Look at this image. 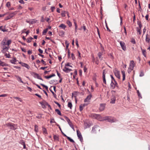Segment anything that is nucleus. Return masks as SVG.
Instances as JSON below:
<instances>
[{
  "label": "nucleus",
  "instance_id": "48",
  "mask_svg": "<svg viewBox=\"0 0 150 150\" xmlns=\"http://www.w3.org/2000/svg\"><path fill=\"white\" fill-rule=\"evenodd\" d=\"M6 6L8 7H9L11 6V3L9 2H8L6 4Z\"/></svg>",
  "mask_w": 150,
  "mask_h": 150
},
{
  "label": "nucleus",
  "instance_id": "11",
  "mask_svg": "<svg viewBox=\"0 0 150 150\" xmlns=\"http://www.w3.org/2000/svg\"><path fill=\"white\" fill-rule=\"evenodd\" d=\"M145 40L146 42L149 43L150 41V35L148 34L146 35Z\"/></svg>",
  "mask_w": 150,
  "mask_h": 150
},
{
  "label": "nucleus",
  "instance_id": "17",
  "mask_svg": "<svg viewBox=\"0 0 150 150\" xmlns=\"http://www.w3.org/2000/svg\"><path fill=\"white\" fill-rule=\"evenodd\" d=\"M63 71L66 73H68L71 71V69L65 67L64 69H63Z\"/></svg>",
  "mask_w": 150,
  "mask_h": 150
},
{
  "label": "nucleus",
  "instance_id": "16",
  "mask_svg": "<svg viewBox=\"0 0 150 150\" xmlns=\"http://www.w3.org/2000/svg\"><path fill=\"white\" fill-rule=\"evenodd\" d=\"M34 76L35 77L37 78L38 79H39L42 80V81H43V80L42 79L41 77L40 76L39 74H37L36 73H35L34 74Z\"/></svg>",
  "mask_w": 150,
  "mask_h": 150
},
{
  "label": "nucleus",
  "instance_id": "25",
  "mask_svg": "<svg viewBox=\"0 0 150 150\" xmlns=\"http://www.w3.org/2000/svg\"><path fill=\"white\" fill-rule=\"evenodd\" d=\"M141 50H142V53L144 56V57H146V51L145 50L142 49L141 48Z\"/></svg>",
  "mask_w": 150,
  "mask_h": 150
},
{
  "label": "nucleus",
  "instance_id": "35",
  "mask_svg": "<svg viewBox=\"0 0 150 150\" xmlns=\"http://www.w3.org/2000/svg\"><path fill=\"white\" fill-rule=\"evenodd\" d=\"M11 40H8V41H6V45H8V46L11 44Z\"/></svg>",
  "mask_w": 150,
  "mask_h": 150
},
{
  "label": "nucleus",
  "instance_id": "33",
  "mask_svg": "<svg viewBox=\"0 0 150 150\" xmlns=\"http://www.w3.org/2000/svg\"><path fill=\"white\" fill-rule=\"evenodd\" d=\"M137 31L138 33H139V35H141V29L138 28V27L136 28Z\"/></svg>",
  "mask_w": 150,
  "mask_h": 150
},
{
  "label": "nucleus",
  "instance_id": "14",
  "mask_svg": "<svg viewBox=\"0 0 150 150\" xmlns=\"http://www.w3.org/2000/svg\"><path fill=\"white\" fill-rule=\"evenodd\" d=\"M92 97V95L91 94H90L88 95L85 99L84 100V102H88L91 99Z\"/></svg>",
  "mask_w": 150,
  "mask_h": 150
},
{
  "label": "nucleus",
  "instance_id": "60",
  "mask_svg": "<svg viewBox=\"0 0 150 150\" xmlns=\"http://www.w3.org/2000/svg\"><path fill=\"white\" fill-rule=\"evenodd\" d=\"M40 21L41 22H44V19L43 16H42L41 17V19L40 20Z\"/></svg>",
  "mask_w": 150,
  "mask_h": 150
},
{
  "label": "nucleus",
  "instance_id": "13",
  "mask_svg": "<svg viewBox=\"0 0 150 150\" xmlns=\"http://www.w3.org/2000/svg\"><path fill=\"white\" fill-rule=\"evenodd\" d=\"M114 74L115 76L118 79H120V72L117 71L115 70L114 71Z\"/></svg>",
  "mask_w": 150,
  "mask_h": 150
},
{
  "label": "nucleus",
  "instance_id": "21",
  "mask_svg": "<svg viewBox=\"0 0 150 150\" xmlns=\"http://www.w3.org/2000/svg\"><path fill=\"white\" fill-rule=\"evenodd\" d=\"M111 101L110 102V103H114L116 100V98L115 96H113V98L111 99Z\"/></svg>",
  "mask_w": 150,
  "mask_h": 150
},
{
  "label": "nucleus",
  "instance_id": "37",
  "mask_svg": "<svg viewBox=\"0 0 150 150\" xmlns=\"http://www.w3.org/2000/svg\"><path fill=\"white\" fill-rule=\"evenodd\" d=\"M67 138L71 142H72V143L74 142V140L71 139L70 137H67Z\"/></svg>",
  "mask_w": 150,
  "mask_h": 150
},
{
  "label": "nucleus",
  "instance_id": "18",
  "mask_svg": "<svg viewBox=\"0 0 150 150\" xmlns=\"http://www.w3.org/2000/svg\"><path fill=\"white\" fill-rule=\"evenodd\" d=\"M86 105V104H81L79 106V109L80 111H82L83 110V108H84V107Z\"/></svg>",
  "mask_w": 150,
  "mask_h": 150
},
{
  "label": "nucleus",
  "instance_id": "22",
  "mask_svg": "<svg viewBox=\"0 0 150 150\" xmlns=\"http://www.w3.org/2000/svg\"><path fill=\"white\" fill-rule=\"evenodd\" d=\"M53 138L54 140L59 141V137L58 136L54 135Z\"/></svg>",
  "mask_w": 150,
  "mask_h": 150
},
{
  "label": "nucleus",
  "instance_id": "5",
  "mask_svg": "<svg viewBox=\"0 0 150 150\" xmlns=\"http://www.w3.org/2000/svg\"><path fill=\"white\" fill-rule=\"evenodd\" d=\"M100 129L98 126L96 125L94 126L93 127L92 130V132L93 133H95L97 131H99Z\"/></svg>",
  "mask_w": 150,
  "mask_h": 150
},
{
  "label": "nucleus",
  "instance_id": "36",
  "mask_svg": "<svg viewBox=\"0 0 150 150\" xmlns=\"http://www.w3.org/2000/svg\"><path fill=\"white\" fill-rule=\"evenodd\" d=\"M13 98H14L18 100L19 101L21 102H22V100L20 98L18 97H13Z\"/></svg>",
  "mask_w": 150,
  "mask_h": 150
},
{
  "label": "nucleus",
  "instance_id": "45",
  "mask_svg": "<svg viewBox=\"0 0 150 150\" xmlns=\"http://www.w3.org/2000/svg\"><path fill=\"white\" fill-rule=\"evenodd\" d=\"M71 57L72 60H74L75 59V57L74 56V54L73 53H71Z\"/></svg>",
  "mask_w": 150,
  "mask_h": 150
},
{
  "label": "nucleus",
  "instance_id": "42",
  "mask_svg": "<svg viewBox=\"0 0 150 150\" xmlns=\"http://www.w3.org/2000/svg\"><path fill=\"white\" fill-rule=\"evenodd\" d=\"M40 84L42 86L45 88L46 90H47V91L48 90V87L47 86H45L44 84L42 83H40Z\"/></svg>",
  "mask_w": 150,
  "mask_h": 150
},
{
  "label": "nucleus",
  "instance_id": "58",
  "mask_svg": "<svg viewBox=\"0 0 150 150\" xmlns=\"http://www.w3.org/2000/svg\"><path fill=\"white\" fill-rule=\"evenodd\" d=\"M33 83L34 84H35V85H36L38 87V88L40 89H41V88L40 87V86L39 85H38L37 84H36L35 83H33Z\"/></svg>",
  "mask_w": 150,
  "mask_h": 150
},
{
  "label": "nucleus",
  "instance_id": "32",
  "mask_svg": "<svg viewBox=\"0 0 150 150\" xmlns=\"http://www.w3.org/2000/svg\"><path fill=\"white\" fill-rule=\"evenodd\" d=\"M69 125L70 126V127L73 129H74V127L73 124L72 122L71 121L70 122H69L68 123Z\"/></svg>",
  "mask_w": 150,
  "mask_h": 150
},
{
  "label": "nucleus",
  "instance_id": "64",
  "mask_svg": "<svg viewBox=\"0 0 150 150\" xmlns=\"http://www.w3.org/2000/svg\"><path fill=\"white\" fill-rule=\"evenodd\" d=\"M38 51L40 54H42L43 53V51L40 48L38 49Z\"/></svg>",
  "mask_w": 150,
  "mask_h": 150
},
{
  "label": "nucleus",
  "instance_id": "3",
  "mask_svg": "<svg viewBox=\"0 0 150 150\" xmlns=\"http://www.w3.org/2000/svg\"><path fill=\"white\" fill-rule=\"evenodd\" d=\"M6 125L8 127H9L11 129L15 130L16 129L14 124L8 123L6 124Z\"/></svg>",
  "mask_w": 150,
  "mask_h": 150
},
{
  "label": "nucleus",
  "instance_id": "23",
  "mask_svg": "<svg viewBox=\"0 0 150 150\" xmlns=\"http://www.w3.org/2000/svg\"><path fill=\"white\" fill-rule=\"evenodd\" d=\"M17 60L15 58H13L12 59H11L10 61V62L14 64H15V63L16 62Z\"/></svg>",
  "mask_w": 150,
  "mask_h": 150
},
{
  "label": "nucleus",
  "instance_id": "31",
  "mask_svg": "<svg viewBox=\"0 0 150 150\" xmlns=\"http://www.w3.org/2000/svg\"><path fill=\"white\" fill-rule=\"evenodd\" d=\"M67 23L69 25V27H71L72 25L71 23L69 21H67Z\"/></svg>",
  "mask_w": 150,
  "mask_h": 150
},
{
  "label": "nucleus",
  "instance_id": "55",
  "mask_svg": "<svg viewBox=\"0 0 150 150\" xmlns=\"http://www.w3.org/2000/svg\"><path fill=\"white\" fill-rule=\"evenodd\" d=\"M40 103L41 104L42 107L43 108H45V105L43 103H42V102H40Z\"/></svg>",
  "mask_w": 150,
  "mask_h": 150
},
{
  "label": "nucleus",
  "instance_id": "24",
  "mask_svg": "<svg viewBox=\"0 0 150 150\" xmlns=\"http://www.w3.org/2000/svg\"><path fill=\"white\" fill-rule=\"evenodd\" d=\"M42 103H43L45 105H47L48 107L49 108H51V107L50 105L48 104V103L44 101L43 102H42Z\"/></svg>",
  "mask_w": 150,
  "mask_h": 150
},
{
  "label": "nucleus",
  "instance_id": "59",
  "mask_svg": "<svg viewBox=\"0 0 150 150\" xmlns=\"http://www.w3.org/2000/svg\"><path fill=\"white\" fill-rule=\"evenodd\" d=\"M103 81L104 83H105V84H106L105 77L104 76V77H103Z\"/></svg>",
  "mask_w": 150,
  "mask_h": 150
},
{
  "label": "nucleus",
  "instance_id": "27",
  "mask_svg": "<svg viewBox=\"0 0 150 150\" xmlns=\"http://www.w3.org/2000/svg\"><path fill=\"white\" fill-rule=\"evenodd\" d=\"M102 53L100 52H99L98 54V55L99 57V58L101 59V60H102L103 57H102Z\"/></svg>",
  "mask_w": 150,
  "mask_h": 150
},
{
  "label": "nucleus",
  "instance_id": "20",
  "mask_svg": "<svg viewBox=\"0 0 150 150\" xmlns=\"http://www.w3.org/2000/svg\"><path fill=\"white\" fill-rule=\"evenodd\" d=\"M55 76V74H52V75H51L49 76H45V78L46 79H49L50 78L54 76Z\"/></svg>",
  "mask_w": 150,
  "mask_h": 150
},
{
  "label": "nucleus",
  "instance_id": "29",
  "mask_svg": "<svg viewBox=\"0 0 150 150\" xmlns=\"http://www.w3.org/2000/svg\"><path fill=\"white\" fill-rule=\"evenodd\" d=\"M33 38H32V37H30L29 38H27V40H26L27 42L28 43H30L31 41L32 40H33Z\"/></svg>",
  "mask_w": 150,
  "mask_h": 150
},
{
  "label": "nucleus",
  "instance_id": "30",
  "mask_svg": "<svg viewBox=\"0 0 150 150\" xmlns=\"http://www.w3.org/2000/svg\"><path fill=\"white\" fill-rule=\"evenodd\" d=\"M68 107L70 108V109H71L72 107V103L70 102H68Z\"/></svg>",
  "mask_w": 150,
  "mask_h": 150
},
{
  "label": "nucleus",
  "instance_id": "6",
  "mask_svg": "<svg viewBox=\"0 0 150 150\" xmlns=\"http://www.w3.org/2000/svg\"><path fill=\"white\" fill-rule=\"evenodd\" d=\"M92 116L94 118L97 119L99 120L100 121L102 120L103 119H102V117L99 115L94 114L92 115Z\"/></svg>",
  "mask_w": 150,
  "mask_h": 150
},
{
  "label": "nucleus",
  "instance_id": "49",
  "mask_svg": "<svg viewBox=\"0 0 150 150\" xmlns=\"http://www.w3.org/2000/svg\"><path fill=\"white\" fill-rule=\"evenodd\" d=\"M42 129L44 133L45 134H47V131L46 128L44 127Z\"/></svg>",
  "mask_w": 150,
  "mask_h": 150
},
{
  "label": "nucleus",
  "instance_id": "15",
  "mask_svg": "<svg viewBox=\"0 0 150 150\" xmlns=\"http://www.w3.org/2000/svg\"><path fill=\"white\" fill-rule=\"evenodd\" d=\"M15 76L16 77V78L17 79V80L18 81L20 82L24 83L23 81H22V79H21V78L19 76H18L15 75Z\"/></svg>",
  "mask_w": 150,
  "mask_h": 150
},
{
  "label": "nucleus",
  "instance_id": "26",
  "mask_svg": "<svg viewBox=\"0 0 150 150\" xmlns=\"http://www.w3.org/2000/svg\"><path fill=\"white\" fill-rule=\"evenodd\" d=\"M55 111L57 113V114L61 116L62 114L60 111L58 109H56Z\"/></svg>",
  "mask_w": 150,
  "mask_h": 150
},
{
  "label": "nucleus",
  "instance_id": "63",
  "mask_svg": "<svg viewBox=\"0 0 150 150\" xmlns=\"http://www.w3.org/2000/svg\"><path fill=\"white\" fill-rule=\"evenodd\" d=\"M41 62L45 65H46V62L43 60V59H42L41 60Z\"/></svg>",
  "mask_w": 150,
  "mask_h": 150
},
{
  "label": "nucleus",
  "instance_id": "1",
  "mask_svg": "<svg viewBox=\"0 0 150 150\" xmlns=\"http://www.w3.org/2000/svg\"><path fill=\"white\" fill-rule=\"evenodd\" d=\"M1 45L2 46L3 49L1 51L3 53H5L9 48V47H6L5 46L6 45V40L5 38H4L1 42Z\"/></svg>",
  "mask_w": 150,
  "mask_h": 150
},
{
  "label": "nucleus",
  "instance_id": "56",
  "mask_svg": "<svg viewBox=\"0 0 150 150\" xmlns=\"http://www.w3.org/2000/svg\"><path fill=\"white\" fill-rule=\"evenodd\" d=\"M7 96V95L5 94L0 95V97H6Z\"/></svg>",
  "mask_w": 150,
  "mask_h": 150
},
{
  "label": "nucleus",
  "instance_id": "51",
  "mask_svg": "<svg viewBox=\"0 0 150 150\" xmlns=\"http://www.w3.org/2000/svg\"><path fill=\"white\" fill-rule=\"evenodd\" d=\"M5 55L7 58H9L10 57V55L9 54L6 53Z\"/></svg>",
  "mask_w": 150,
  "mask_h": 150
},
{
  "label": "nucleus",
  "instance_id": "40",
  "mask_svg": "<svg viewBox=\"0 0 150 150\" xmlns=\"http://www.w3.org/2000/svg\"><path fill=\"white\" fill-rule=\"evenodd\" d=\"M61 15L62 17H65V11H62L61 13Z\"/></svg>",
  "mask_w": 150,
  "mask_h": 150
},
{
  "label": "nucleus",
  "instance_id": "43",
  "mask_svg": "<svg viewBox=\"0 0 150 150\" xmlns=\"http://www.w3.org/2000/svg\"><path fill=\"white\" fill-rule=\"evenodd\" d=\"M35 130L36 132L38 131V126L36 125H35Z\"/></svg>",
  "mask_w": 150,
  "mask_h": 150
},
{
  "label": "nucleus",
  "instance_id": "7",
  "mask_svg": "<svg viewBox=\"0 0 150 150\" xmlns=\"http://www.w3.org/2000/svg\"><path fill=\"white\" fill-rule=\"evenodd\" d=\"M76 132L78 137L81 142L83 141V137L80 132L78 130H76Z\"/></svg>",
  "mask_w": 150,
  "mask_h": 150
},
{
  "label": "nucleus",
  "instance_id": "50",
  "mask_svg": "<svg viewBox=\"0 0 150 150\" xmlns=\"http://www.w3.org/2000/svg\"><path fill=\"white\" fill-rule=\"evenodd\" d=\"M54 103L56 104H57V105H58V107H59V108H60L61 106V105H60V104H59V103H58L57 102H56V101H54Z\"/></svg>",
  "mask_w": 150,
  "mask_h": 150
},
{
  "label": "nucleus",
  "instance_id": "12",
  "mask_svg": "<svg viewBox=\"0 0 150 150\" xmlns=\"http://www.w3.org/2000/svg\"><path fill=\"white\" fill-rule=\"evenodd\" d=\"M19 63L21 64L22 66L28 69H29L30 68V67L27 64L21 62H20Z\"/></svg>",
  "mask_w": 150,
  "mask_h": 150
},
{
  "label": "nucleus",
  "instance_id": "34",
  "mask_svg": "<svg viewBox=\"0 0 150 150\" xmlns=\"http://www.w3.org/2000/svg\"><path fill=\"white\" fill-rule=\"evenodd\" d=\"M0 65L2 66H6L8 65L4 62H2L1 61V62L0 63Z\"/></svg>",
  "mask_w": 150,
  "mask_h": 150
},
{
  "label": "nucleus",
  "instance_id": "9",
  "mask_svg": "<svg viewBox=\"0 0 150 150\" xmlns=\"http://www.w3.org/2000/svg\"><path fill=\"white\" fill-rule=\"evenodd\" d=\"M135 63L133 60L130 61L129 64V68L131 69H133L134 67L135 66Z\"/></svg>",
  "mask_w": 150,
  "mask_h": 150
},
{
  "label": "nucleus",
  "instance_id": "8",
  "mask_svg": "<svg viewBox=\"0 0 150 150\" xmlns=\"http://www.w3.org/2000/svg\"><path fill=\"white\" fill-rule=\"evenodd\" d=\"M106 104L105 103H101L100 105V107L99 108V110L100 111H102L104 110L105 108Z\"/></svg>",
  "mask_w": 150,
  "mask_h": 150
},
{
  "label": "nucleus",
  "instance_id": "46",
  "mask_svg": "<svg viewBox=\"0 0 150 150\" xmlns=\"http://www.w3.org/2000/svg\"><path fill=\"white\" fill-rule=\"evenodd\" d=\"M108 56L111 59H113L114 57L112 56V54H111V53L110 54L108 55Z\"/></svg>",
  "mask_w": 150,
  "mask_h": 150
},
{
  "label": "nucleus",
  "instance_id": "53",
  "mask_svg": "<svg viewBox=\"0 0 150 150\" xmlns=\"http://www.w3.org/2000/svg\"><path fill=\"white\" fill-rule=\"evenodd\" d=\"M50 123H56V122L54 121V119H51L50 121Z\"/></svg>",
  "mask_w": 150,
  "mask_h": 150
},
{
  "label": "nucleus",
  "instance_id": "57",
  "mask_svg": "<svg viewBox=\"0 0 150 150\" xmlns=\"http://www.w3.org/2000/svg\"><path fill=\"white\" fill-rule=\"evenodd\" d=\"M56 72H57V75L58 76H59V78H61L60 73H59L58 72L57 70H56Z\"/></svg>",
  "mask_w": 150,
  "mask_h": 150
},
{
  "label": "nucleus",
  "instance_id": "39",
  "mask_svg": "<svg viewBox=\"0 0 150 150\" xmlns=\"http://www.w3.org/2000/svg\"><path fill=\"white\" fill-rule=\"evenodd\" d=\"M48 28H46L42 32V34L43 35H45L47 31Z\"/></svg>",
  "mask_w": 150,
  "mask_h": 150
},
{
  "label": "nucleus",
  "instance_id": "41",
  "mask_svg": "<svg viewBox=\"0 0 150 150\" xmlns=\"http://www.w3.org/2000/svg\"><path fill=\"white\" fill-rule=\"evenodd\" d=\"M105 23L106 27L107 28V31H108L110 32H111V30L108 28V27L107 25V23H106V21H105Z\"/></svg>",
  "mask_w": 150,
  "mask_h": 150
},
{
  "label": "nucleus",
  "instance_id": "4",
  "mask_svg": "<svg viewBox=\"0 0 150 150\" xmlns=\"http://www.w3.org/2000/svg\"><path fill=\"white\" fill-rule=\"evenodd\" d=\"M107 120L108 121L110 122H114V121L112 117L109 116L105 117L103 118L102 120Z\"/></svg>",
  "mask_w": 150,
  "mask_h": 150
},
{
  "label": "nucleus",
  "instance_id": "28",
  "mask_svg": "<svg viewBox=\"0 0 150 150\" xmlns=\"http://www.w3.org/2000/svg\"><path fill=\"white\" fill-rule=\"evenodd\" d=\"M122 77H123L122 80H123V81H124L125 79V73L124 71H122Z\"/></svg>",
  "mask_w": 150,
  "mask_h": 150
},
{
  "label": "nucleus",
  "instance_id": "10",
  "mask_svg": "<svg viewBox=\"0 0 150 150\" xmlns=\"http://www.w3.org/2000/svg\"><path fill=\"white\" fill-rule=\"evenodd\" d=\"M120 43L122 49L124 51H125L126 50V47L125 46V43L123 42L120 41Z\"/></svg>",
  "mask_w": 150,
  "mask_h": 150
},
{
  "label": "nucleus",
  "instance_id": "61",
  "mask_svg": "<svg viewBox=\"0 0 150 150\" xmlns=\"http://www.w3.org/2000/svg\"><path fill=\"white\" fill-rule=\"evenodd\" d=\"M103 77H105V70H104L103 71Z\"/></svg>",
  "mask_w": 150,
  "mask_h": 150
},
{
  "label": "nucleus",
  "instance_id": "38",
  "mask_svg": "<svg viewBox=\"0 0 150 150\" xmlns=\"http://www.w3.org/2000/svg\"><path fill=\"white\" fill-rule=\"evenodd\" d=\"M77 52L78 53V58L79 59H81V53L80 52L78 51H77Z\"/></svg>",
  "mask_w": 150,
  "mask_h": 150
},
{
  "label": "nucleus",
  "instance_id": "19",
  "mask_svg": "<svg viewBox=\"0 0 150 150\" xmlns=\"http://www.w3.org/2000/svg\"><path fill=\"white\" fill-rule=\"evenodd\" d=\"M59 27L61 28H62L65 30L67 26L65 24H61L59 26Z\"/></svg>",
  "mask_w": 150,
  "mask_h": 150
},
{
  "label": "nucleus",
  "instance_id": "62",
  "mask_svg": "<svg viewBox=\"0 0 150 150\" xmlns=\"http://www.w3.org/2000/svg\"><path fill=\"white\" fill-rule=\"evenodd\" d=\"M19 2L21 4H24L25 3L23 0H20L19 1Z\"/></svg>",
  "mask_w": 150,
  "mask_h": 150
},
{
  "label": "nucleus",
  "instance_id": "54",
  "mask_svg": "<svg viewBox=\"0 0 150 150\" xmlns=\"http://www.w3.org/2000/svg\"><path fill=\"white\" fill-rule=\"evenodd\" d=\"M74 24L75 25V29H77L78 26L76 24V22L75 21H74Z\"/></svg>",
  "mask_w": 150,
  "mask_h": 150
},
{
  "label": "nucleus",
  "instance_id": "52",
  "mask_svg": "<svg viewBox=\"0 0 150 150\" xmlns=\"http://www.w3.org/2000/svg\"><path fill=\"white\" fill-rule=\"evenodd\" d=\"M137 92L138 96L139 97H140L141 98H142V97L141 96V95L138 90H137Z\"/></svg>",
  "mask_w": 150,
  "mask_h": 150
},
{
  "label": "nucleus",
  "instance_id": "2",
  "mask_svg": "<svg viewBox=\"0 0 150 150\" xmlns=\"http://www.w3.org/2000/svg\"><path fill=\"white\" fill-rule=\"evenodd\" d=\"M111 78L112 79L110 86L112 89H114L115 87H118V84L115 79L112 75H110Z\"/></svg>",
  "mask_w": 150,
  "mask_h": 150
},
{
  "label": "nucleus",
  "instance_id": "47",
  "mask_svg": "<svg viewBox=\"0 0 150 150\" xmlns=\"http://www.w3.org/2000/svg\"><path fill=\"white\" fill-rule=\"evenodd\" d=\"M65 44L66 45V48H68L69 45V43H68V41L67 40L65 41Z\"/></svg>",
  "mask_w": 150,
  "mask_h": 150
},
{
  "label": "nucleus",
  "instance_id": "44",
  "mask_svg": "<svg viewBox=\"0 0 150 150\" xmlns=\"http://www.w3.org/2000/svg\"><path fill=\"white\" fill-rule=\"evenodd\" d=\"M131 42L133 44H136L135 40L134 38H132Z\"/></svg>",
  "mask_w": 150,
  "mask_h": 150
}]
</instances>
